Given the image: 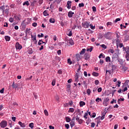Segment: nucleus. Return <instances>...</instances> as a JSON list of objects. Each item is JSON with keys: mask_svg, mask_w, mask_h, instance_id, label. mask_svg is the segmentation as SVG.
<instances>
[{"mask_svg": "<svg viewBox=\"0 0 129 129\" xmlns=\"http://www.w3.org/2000/svg\"><path fill=\"white\" fill-rule=\"evenodd\" d=\"M111 36H112V33L107 32L105 33L104 37L108 40H110L111 39Z\"/></svg>", "mask_w": 129, "mask_h": 129, "instance_id": "nucleus-1", "label": "nucleus"}, {"mask_svg": "<svg viewBox=\"0 0 129 129\" xmlns=\"http://www.w3.org/2000/svg\"><path fill=\"white\" fill-rule=\"evenodd\" d=\"M7 124H8V122H7V121H2L0 123V125H1V127H3V128L6 127V126H7Z\"/></svg>", "mask_w": 129, "mask_h": 129, "instance_id": "nucleus-2", "label": "nucleus"}, {"mask_svg": "<svg viewBox=\"0 0 129 129\" xmlns=\"http://www.w3.org/2000/svg\"><path fill=\"white\" fill-rule=\"evenodd\" d=\"M15 47H16V50H21V49L23 48V46H22V45H21L19 42H17L16 43Z\"/></svg>", "mask_w": 129, "mask_h": 129, "instance_id": "nucleus-3", "label": "nucleus"}, {"mask_svg": "<svg viewBox=\"0 0 129 129\" xmlns=\"http://www.w3.org/2000/svg\"><path fill=\"white\" fill-rule=\"evenodd\" d=\"M82 25H83L84 28H85V29H87V28H89V23L87 22V21H85L82 23Z\"/></svg>", "mask_w": 129, "mask_h": 129, "instance_id": "nucleus-4", "label": "nucleus"}, {"mask_svg": "<svg viewBox=\"0 0 129 129\" xmlns=\"http://www.w3.org/2000/svg\"><path fill=\"white\" fill-rule=\"evenodd\" d=\"M72 2L71 1H68L67 4V7L68 10H70L71 9V6H72Z\"/></svg>", "mask_w": 129, "mask_h": 129, "instance_id": "nucleus-5", "label": "nucleus"}, {"mask_svg": "<svg viewBox=\"0 0 129 129\" xmlns=\"http://www.w3.org/2000/svg\"><path fill=\"white\" fill-rule=\"evenodd\" d=\"M12 87L13 88H15V89H17L19 87V84H18L17 83L15 84V82H14L12 84Z\"/></svg>", "mask_w": 129, "mask_h": 129, "instance_id": "nucleus-6", "label": "nucleus"}, {"mask_svg": "<svg viewBox=\"0 0 129 129\" xmlns=\"http://www.w3.org/2000/svg\"><path fill=\"white\" fill-rule=\"evenodd\" d=\"M46 43H47V41L46 42H44L42 40H39L38 41V45L39 46H41V44H45V45H46Z\"/></svg>", "mask_w": 129, "mask_h": 129, "instance_id": "nucleus-7", "label": "nucleus"}, {"mask_svg": "<svg viewBox=\"0 0 129 129\" xmlns=\"http://www.w3.org/2000/svg\"><path fill=\"white\" fill-rule=\"evenodd\" d=\"M73 15H74V12H73L72 11H70L68 13V16L69 18H72V17H73Z\"/></svg>", "mask_w": 129, "mask_h": 129, "instance_id": "nucleus-8", "label": "nucleus"}, {"mask_svg": "<svg viewBox=\"0 0 129 129\" xmlns=\"http://www.w3.org/2000/svg\"><path fill=\"white\" fill-rule=\"evenodd\" d=\"M18 124L21 127H25L26 126V124H25V123H22L21 121H19Z\"/></svg>", "mask_w": 129, "mask_h": 129, "instance_id": "nucleus-9", "label": "nucleus"}, {"mask_svg": "<svg viewBox=\"0 0 129 129\" xmlns=\"http://www.w3.org/2000/svg\"><path fill=\"white\" fill-rule=\"evenodd\" d=\"M84 57H85V59L86 60H88V59H89V58H90V56L89 55V54L88 53L85 54Z\"/></svg>", "mask_w": 129, "mask_h": 129, "instance_id": "nucleus-10", "label": "nucleus"}, {"mask_svg": "<svg viewBox=\"0 0 129 129\" xmlns=\"http://www.w3.org/2000/svg\"><path fill=\"white\" fill-rule=\"evenodd\" d=\"M76 58L77 59V61H79L81 59L80 54H79V53L77 54L76 55Z\"/></svg>", "mask_w": 129, "mask_h": 129, "instance_id": "nucleus-11", "label": "nucleus"}, {"mask_svg": "<svg viewBox=\"0 0 129 129\" xmlns=\"http://www.w3.org/2000/svg\"><path fill=\"white\" fill-rule=\"evenodd\" d=\"M78 74H76L75 76V82H78L79 80H78Z\"/></svg>", "mask_w": 129, "mask_h": 129, "instance_id": "nucleus-12", "label": "nucleus"}, {"mask_svg": "<svg viewBox=\"0 0 129 129\" xmlns=\"http://www.w3.org/2000/svg\"><path fill=\"white\" fill-rule=\"evenodd\" d=\"M86 52V49L85 48H83L80 52V55H83Z\"/></svg>", "mask_w": 129, "mask_h": 129, "instance_id": "nucleus-13", "label": "nucleus"}, {"mask_svg": "<svg viewBox=\"0 0 129 129\" xmlns=\"http://www.w3.org/2000/svg\"><path fill=\"white\" fill-rule=\"evenodd\" d=\"M4 13L6 15H9V14L10 13V9H9V8L6 9L5 10H4Z\"/></svg>", "mask_w": 129, "mask_h": 129, "instance_id": "nucleus-14", "label": "nucleus"}, {"mask_svg": "<svg viewBox=\"0 0 129 129\" xmlns=\"http://www.w3.org/2000/svg\"><path fill=\"white\" fill-rule=\"evenodd\" d=\"M69 44L72 46L74 45V42L73 41V40H72V39H70L69 40Z\"/></svg>", "mask_w": 129, "mask_h": 129, "instance_id": "nucleus-15", "label": "nucleus"}, {"mask_svg": "<svg viewBox=\"0 0 129 129\" xmlns=\"http://www.w3.org/2000/svg\"><path fill=\"white\" fill-rule=\"evenodd\" d=\"M92 75H93V76H95V77H97V76H98L99 75V74H98V73H96L95 72H94L92 73Z\"/></svg>", "mask_w": 129, "mask_h": 129, "instance_id": "nucleus-16", "label": "nucleus"}, {"mask_svg": "<svg viewBox=\"0 0 129 129\" xmlns=\"http://www.w3.org/2000/svg\"><path fill=\"white\" fill-rule=\"evenodd\" d=\"M84 105H85V102L83 101H80V106L81 107H82Z\"/></svg>", "mask_w": 129, "mask_h": 129, "instance_id": "nucleus-17", "label": "nucleus"}, {"mask_svg": "<svg viewBox=\"0 0 129 129\" xmlns=\"http://www.w3.org/2000/svg\"><path fill=\"white\" fill-rule=\"evenodd\" d=\"M70 125H71V127H73V126H74V125H75V122L71 121L70 122Z\"/></svg>", "mask_w": 129, "mask_h": 129, "instance_id": "nucleus-18", "label": "nucleus"}, {"mask_svg": "<svg viewBox=\"0 0 129 129\" xmlns=\"http://www.w3.org/2000/svg\"><path fill=\"white\" fill-rule=\"evenodd\" d=\"M5 39L6 41H7L8 42H9V41H10V40H11V37H10V36H6L5 37Z\"/></svg>", "mask_w": 129, "mask_h": 129, "instance_id": "nucleus-19", "label": "nucleus"}, {"mask_svg": "<svg viewBox=\"0 0 129 129\" xmlns=\"http://www.w3.org/2000/svg\"><path fill=\"white\" fill-rule=\"evenodd\" d=\"M36 35H31V38L32 40H33V41H36L37 40V38H36Z\"/></svg>", "mask_w": 129, "mask_h": 129, "instance_id": "nucleus-20", "label": "nucleus"}, {"mask_svg": "<svg viewBox=\"0 0 129 129\" xmlns=\"http://www.w3.org/2000/svg\"><path fill=\"white\" fill-rule=\"evenodd\" d=\"M92 50H93V46H91L90 48H87V52H92Z\"/></svg>", "mask_w": 129, "mask_h": 129, "instance_id": "nucleus-21", "label": "nucleus"}, {"mask_svg": "<svg viewBox=\"0 0 129 129\" xmlns=\"http://www.w3.org/2000/svg\"><path fill=\"white\" fill-rule=\"evenodd\" d=\"M66 121L67 122H70V121H71V118L69 117H66Z\"/></svg>", "mask_w": 129, "mask_h": 129, "instance_id": "nucleus-22", "label": "nucleus"}, {"mask_svg": "<svg viewBox=\"0 0 129 129\" xmlns=\"http://www.w3.org/2000/svg\"><path fill=\"white\" fill-rule=\"evenodd\" d=\"M0 10H2L3 11V13L4 14V13H5V6H2L0 7Z\"/></svg>", "mask_w": 129, "mask_h": 129, "instance_id": "nucleus-23", "label": "nucleus"}, {"mask_svg": "<svg viewBox=\"0 0 129 129\" xmlns=\"http://www.w3.org/2000/svg\"><path fill=\"white\" fill-rule=\"evenodd\" d=\"M74 108H70L69 111H68V112H72V113H73L74 112Z\"/></svg>", "mask_w": 129, "mask_h": 129, "instance_id": "nucleus-24", "label": "nucleus"}, {"mask_svg": "<svg viewBox=\"0 0 129 129\" xmlns=\"http://www.w3.org/2000/svg\"><path fill=\"white\" fill-rule=\"evenodd\" d=\"M29 127H31L32 129L34 128V123L32 122L29 124Z\"/></svg>", "mask_w": 129, "mask_h": 129, "instance_id": "nucleus-25", "label": "nucleus"}, {"mask_svg": "<svg viewBox=\"0 0 129 129\" xmlns=\"http://www.w3.org/2000/svg\"><path fill=\"white\" fill-rule=\"evenodd\" d=\"M43 15L44 16V17H47V16L49 15V14H48L47 11H44L43 12Z\"/></svg>", "mask_w": 129, "mask_h": 129, "instance_id": "nucleus-26", "label": "nucleus"}, {"mask_svg": "<svg viewBox=\"0 0 129 129\" xmlns=\"http://www.w3.org/2000/svg\"><path fill=\"white\" fill-rule=\"evenodd\" d=\"M106 62H110V57L109 56H107L105 58Z\"/></svg>", "mask_w": 129, "mask_h": 129, "instance_id": "nucleus-27", "label": "nucleus"}, {"mask_svg": "<svg viewBox=\"0 0 129 129\" xmlns=\"http://www.w3.org/2000/svg\"><path fill=\"white\" fill-rule=\"evenodd\" d=\"M49 22L50 23H52V24H54V23H55V19H53V18H50L49 19Z\"/></svg>", "mask_w": 129, "mask_h": 129, "instance_id": "nucleus-28", "label": "nucleus"}, {"mask_svg": "<svg viewBox=\"0 0 129 129\" xmlns=\"http://www.w3.org/2000/svg\"><path fill=\"white\" fill-rule=\"evenodd\" d=\"M15 19H16V20H21V15H19L18 16H14Z\"/></svg>", "mask_w": 129, "mask_h": 129, "instance_id": "nucleus-29", "label": "nucleus"}, {"mask_svg": "<svg viewBox=\"0 0 129 129\" xmlns=\"http://www.w3.org/2000/svg\"><path fill=\"white\" fill-rule=\"evenodd\" d=\"M23 6H30V4L29 3V2L28 1H26V2H25L24 3H23Z\"/></svg>", "mask_w": 129, "mask_h": 129, "instance_id": "nucleus-30", "label": "nucleus"}, {"mask_svg": "<svg viewBox=\"0 0 129 129\" xmlns=\"http://www.w3.org/2000/svg\"><path fill=\"white\" fill-rule=\"evenodd\" d=\"M68 63L69 64V65H71L72 64V61H71L70 58L68 59Z\"/></svg>", "mask_w": 129, "mask_h": 129, "instance_id": "nucleus-31", "label": "nucleus"}, {"mask_svg": "<svg viewBox=\"0 0 129 129\" xmlns=\"http://www.w3.org/2000/svg\"><path fill=\"white\" fill-rule=\"evenodd\" d=\"M126 54H129V47L127 46L125 49Z\"/></svg>", "mask_w": 129, "mask_h": 129, "instance_id": "nucleus-32", "label": "nucleus"}, {"mask_svg": "<svg viewBox=\"0 0 129 129\" xmlns=\"http://www.w3.org/2000/svg\"><path fill=\"white\" fill-rule=\"evenodd\" d=\"M44 112L46 116H48V115H49V113L48 112V111H47V110H44Z\"/></svg>", "mask_w": 129, "mask_h": 129, "instance_id": "nucleus-33", "label": "nucleus"}, {"mask_svg": "<svg viewBox=\"0 0 129 129\" xmlns=\"http://www.w3.org/2000/svg\"><path fill=\"white\" fill-rule=\"evenodd\" d=\"M79 8H83L84 7V4L83 3L79 4Z\"/></svg>", "mask_w": 129, "mask_h": 129, "instance_id": "nucleus-34", "label": "nucleus"}, {"mask_svg": "<svg viewBox=\"0 0 129 129\" xmlns=\"http://www.w3.org/2000/svg\"><path fill=\"white\" fill-rule=\"evenodd\" d=\"M120 21V18H116L115 20L113 21V23H117V22H119Z\"/></svg>", "mask_w": 129, "mask_h": 129, "instance_id": "nucleus-35", "label": "nucleus"}, {"mask_svg": "<svg viewBox=\"0 0 129 129\" xmlns=\"http://www.w3.org/2000/svg\"><path fill=\"white\" fill-rule=\"evenodd\" d=\"M78 121L79 124H82V123H83V120H82V119H80Z\"/></svg>", "mask_w": 129, "mask_h": 129, "instance_id": "nucleus-36", "label": "nucleus"}, {"mask_svg": "<svg viewBox=\"0 0 129 129\" xmlns=\"http://www.w3.org/2000/svg\"><path fill=\"white\" fill-rule=\"evenodd\" d=\"M105 114H106V112L105 111H102L101 115L103 116H105Z\"/></svg>", "mask_w": 129, "mask_h": 129, "instance_id": "nucleus-37", "label": "nucleus"}, {"mask_svg": "<svg viewBox=\"0 0 129 129\" xmlns=\"http://www.w3.org/2000/svg\"><path fill=\"white\" fill-rule=\"evenodd\" d=\"M96 102H99V101H102V100L101 99V98H97V99H96Z\"/></svg>", "mask_w": 129, "mask_h": 129, "instance_id": "nucleus-38", "label": "nucleus"}, {"mask_svg": "<svg viewBox=\"0 0 129 129\" xmlns=\"http://www.w3.org/2000/svg\"><path fill=\"white\" fill-rule=\"evenodd\" d=\"M37 37H38V38H43L44 37V34L43 33H41V35L38 34Z\"/></svg>", "mask_w": 129, "mask_h": 129, "instance_id": "nucleus-39", "label": "nucleus"}, {"mask_svg": "<svg viewBox=\"0 0 129 129\" xmlns=\"http://www.w3.org/2000/svg\"><path fill=\"white\" fill-rule=\"evenodd\" d=\"M87 94H88V95H90V93H91V91L89 89H88L87 90Z\"/></svg>", "mask_w": 129, "mask_h": 129, "instance_id": "nucleus-40", "label": "nucleus"}, {"mask_svg": "<svg viewBox=\"0 0 129 129\" xmlns=\"http://www.w3.org/2000/svg\"><path fill=\"white\" fill-rule=\"evenodd\" d=\"M55 84H56V81L55 80H53L51 83V85L52 86H55Z\"/></svg>", "mask_w": 129, "mask_h": 129, "instance_id": "nucleus-41", "label": "nucleus"}, {"mask_svg": "<svg viewBox=\"0 0 129 129\" xmlns=\"http://www.w3.org/2000/svg\"><path fill=\"white\" fill-rule=\"evenodd\" d=\"M90 27L92 30H94V29H95V26H93L92 24H90Z\"/></svg>", "mask_w": 129, "mask_h": 129, "instance_id": "nucleus-42", "label": "nucleus"}, {"mask_svg": "<svg viewBox=\"0 0 129 129\" xmlns=\"http://www.w3.org/2000/svg\"><path fill=\"white\" fill-rule=\"evenodd\" d=\"M107 27H108V26H111L112 25V22H108L106 24Z\"/></svg>", "mask_w": 129, "mask_h": 129, "instance_id": "nucleus-43", "label": "nucleus"}, {"mask_svg": "<svg viewBox=\"0 0 129 129\" xmlns=\"http://www.w3.org/2000/svg\"><path fill=\"white\" fill-rule=\"evenodd\" d=\"M95 85H98L99 84V81L98 80H95Z\"/></svg>", "mask_w": 129, "mask_h": 129, "instance_id": "nucleus-44", "label": "nucleus"}, {"mask_svg": "<svg viewBox=\"0 0 129 129\" xmlns=\"http://www.w3.org/2000/svg\"><path fill=\"white\" fill-rule=\"evenodd\" d=\"M101 47H102V48H103L104 49H106V48H107V47H106V45H105V44H102L101 45Z\"/></svg>", "mask_w": 129, "mask_h": 129, "instance_id": "nucleus-45", "label": "nucleus"}, {"mask_svg": "<svg viewBox=\"0 0 129 129\" xmlns=\"http://www.w3.org/2000/svg\"><path fill=\"white\" fill-rule=\"evenodd\" d=\"M116 103V100H114V99H112V101H111L110 103L112 104V103Z\"/></svg>", "mask_w": 129, "mask_h": 129, "instance_id": "nucleus-46", "label": "nucleus"}, {"mask_svg": "<svg viewBox=\"0 0 129 129\" xmlns=\"http://www.w3.org/2000/svg\"><path fill=\"white\" fill-rule=\"evenodd\" d=\"M9 21L10 22V23H13L14 22V18H10L9 19Z\"/></svg>", "mask_w": 129, "mask_h": 129, "instance_id": "nucleus-47", "label": "nucleus"}, {"mask_svg": "<svg viewBox=\"0 0 129 129\" xmlns=\"http://www.w3.org/2000/svg\"><path fill=\"white\" fill-rule=\"evenodd\" d=\"M4 92H5V88H3L2 89V90H0V93H4Z\"/></svg>", "mask_w": 129, "mask_h": 129, "instance_id": "nucleus-48", "label": "nucleus"}, {"mask_svg": "<svg viewBox=\"0 0 129 129\" xmlns=\"http://www.w3.org/2000/svg\"><path fill=\"white\" fill-rule=\"evenodd\" d=\"M87 115H88V113H85L84 115V118H86V119H87Z\"/></svg>", "mask_w": 129, "mask_h": 129, "instance_id": "nucleus-49", "label": "nucleus"}, {"mask_svg": "<svg viewBox=\"0 0 129 129\" xmlns=\"http://www.w3.org/2000/svg\"><path fill=\"white\" fill-rule=\"evenodd\" d=\"M92 10H93V12H96V7L93 6L92 7Z\"/></svg>", "mask_w": 129, "mask_h": 129, "instance_id": "nucleus-50", "label": "nucleus"}, {"mask_svg": "<svg viewBox=\"0 0 129 129\" xmlns=\"http://www.w3.org/2000/svg\"><path fill=\"white\" fill-rule=\"evenodd\" d=\"M94 126H95V123H94V122H92V123H91V127H94Z\"/></svg>", "mask_w": 129, "mask_h": 129, "instance_id": "nucleus-51", "label": "nucleus"}, {"mask_svg": "<svg viewBox=\"0 0 129 129\" xmlns=\"http://www.w3.org/2000/svg\"><path fill=\"white\" fill-rule=\"evenodd\" d=\"M115 91H116V90H112L111 91V94H112V96H113V94H114V93L115 92Z\"/></svg>", "mask_w": 129, "mask_h": 129, "instance_id": "nucleus-52", "label": "nucleus"}, {"mask_svg": "<svg viewBox=\"0 0 129 129\" xmlns=\"http://www.w3.org/2000/svg\"><path fill=\"white\" fill-rule=\"evenodd\" d=\"M70 127V126L69 125V124H65V127H66V128L68 129V128H69Z\"/></svg>", "mask_w": 129, "mask_h": 129, "instance_id": "nucleus-53", "label": "nucleus"}, {"mask_svg": "<svg viewBox=\"0 0 129 129\" xmlns=\"http://www.w3.org/2000/svg\"><path fill=\"white\" fill-rule=\"evenodd\" d=\"M101 91H102V88L100 87L98 89V92H100Z\"/></svg>", "mask_w": 129, "mask_h": 129, "instance_id": "nucleus-54", "label": "nucleus"}, {"mask_svg": "<svg viewBox=\"0 0 129 129\" xmlns=\"http://www.w3.org/2000/svg\"><path fill=\"white\" fill-rule=\"evenodd\" d=\"M126 90H127V87H125V88H124V89H123L122 90V92H124L126 91Z\"/></svg>", "mask_w": 129, "mask_h": 129, "instance_id": "nucleus-55", "label": "nucleus"}, {"mask_svg": "<svg viewBox=\"0 0 129 129\" xmlns=\"http://www.w3.org/2000/svg\"><path fill=\"white\" fill-rule=\"evenodd\" d=\"M12 119L13 121H16V119H17V117H12Z\"/></svg>", "mask_w": 129, "mask_h": 129, "instance_id": "nucleus-56", "label": "nucleus"}, {"mask_svg": "<svg viewBox=\"0 0 129 129\" xmlns=\"http://www.w3.org/2000/svg\"><path fill=\"white\" fill-rule=\"evenodd\" d=\"M104 61L103 60L100 59V64H101V65H102V64H103Z\"/></svg>", "mask_w": 129, "mask_h": 129, "instance_id": "nucleus-57", "label": "nucleus"}, {"mask_svg": "<svg viewBox=\"0 0 129 129\" xmlns=\"http://www.w3.org/2000/svg\"><path fill=\"white\" fill-rule=\"evenodd\" d=\"M10 8H11V9H14V8H15V4H11L10 5Z\"/></svg>", "mask_w": 129, "mask_h": 129, "instance_id": "nucleus-58", "label": "nucleus"}, {"mask_svg": "<svg viewBox=\"0 0 129 129\" xmlns=\"http://www.w3.org/2000/svg\"><path fill=\"white\" fill-rule=\"evenodd\" d=\"M37 23H33V24H32V26H33V27H37Z\"/></svg>", "mask_w": 129, "mask_h": 129, "instance_id": "nucleus-59", "label": "nucleus"}, {"mask_svg": "<svg viewBox=\"0 0 129 129\" xmlns=\"http://www.w3.org/2000/svg\"><path fill=\"white\" fill-rule=\"evenodd\" d=\"M80 119V118H79L78 115H77L76 117V120H77V121H78Z\"/></svg>", "mask_w": 129, "mask_h": 129, "instance_id": "nucleus-60", "label": "nucleus"}, {"mask_svg": "<svg viewBox=\"0 0 129 129\" xmlns=\"http://www.w3.org/2000/svg\"><path fill=\"white\" fill-rule=\"evenodd\" d=\"M92 114H93V115H92V117L94 118V117H95V116H96V113H93Z\"/></svg>", "mask_w": 129, "mask_h": 129, "instance_id": "nucleus-61", "label": "nucleus"}, {"mask_svg": "<svg viewBox=\"0 0 129 129\" xmlns=\"http://www.w3.org/2000/svg\"><path fill=\"white\" fill-rule=\"evenodd\" d=\"M119 101H124V98H120L118 99Z\"/></svg>", "mask_w": 129, "mask_h": 129, "instance_id": "nucleus-62", "label": "nucleus"}, {"mask_svg": "<svg viewBox=\"0 0 129 129\" xmlns=\"http://www.w3.org/2000/svg\"><path fill=\"white\" fill-rule=\"evenodd\" d=\"M57 53L58 55H61V50H58L57 51Z\"/></svg>", "mask_w": 129, "mask_h": 129, "instance_id": "nucleus-63", "label": "nucleus"}, {"mask_svg": "<svg viewBox=\"0 0 129 129\" xmlns=\"http://www.w3.org/2000/svg\"><path fill=\"white\" fill-rule=\"evenodd\" d=\"M49 127L50 129H54V128H55V127L54 126H52V125H50L49 126Z\"/></svg>", "mask_w": 129, "mask_h": 129, "instance_id": "nucleus-64", "label": "nucleus"}]
</instances>
